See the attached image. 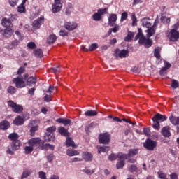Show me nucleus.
Listing matches in <instances>:
<instances>
[{
	"instance_id": "nucleus-1",
	"label": "nucleus",
	"mask_w": 179,
	"mask_h": 179,
	"mask_svg": "<svg viewBox=\"0 0 179 179\" xmlns=\"http://www.w3.org/2000/svg\"><path fill=\"white\" fill-rule=\"evenodd\" d=\"M166 120L167 116L160 113H156L152 117V128L156 131H159L160 129V122H164Z\"/></svg>"
},
{
	"instance_id": "nucleus-2",
	"label": "nucleus",
	"mask_w": 179,
	"mask_h": 179,
	"mask_svg": "<svg viewBox=\"0 0 179 179\" xmlns=\"http://www.w3.org/2000/svg\"><path fill=\"white\" fill-rule=\"evenodd\" d=\"M108 13V8H99L97 12L92 15V19L95 22H100L103 19V15H107Z\"/></svg>"
},
{
	"instance_id": "nucleus-3",
	"label": "nucleus",
	"mask_w": 179,
	"mask_h": 179,
	"mask_svg": "<svg viewBox=\"0 0 179 179\" xmlns=\"http://www.w3.org/2000/svg\"><path fill=\"white\" fill-rule=\"evenodd\" d=\"M20 146H22V141L20 140H16L14 141H12L10 148H8L6 150L7 155H15V150H19L20 149Z\"/></svg>"
},
{
	"instance_id": "nucleus-4",
	"label": "nucleus",
	"mask_w": 179,
	"mask_h": 179,
	"mask_svg": "<svg viewBox=\"0 0 179 179\" xmlns=\"http://www.w3.org/2000/svg\"><path fill=\"white\" fill-rule=\"evenodd\" d=\"M143 145L147 150L152 152V150H155V148L157 146V142L152 140L151 138H147Z\"/></svg>"
},
{
	"instance_id": "nucleus-5",
	"label": "nucleus",
	"mask_w": 179,
	"mask_h": 179,
	"mask_svg": "<svg viewBox=\"0 0 179 179\" xmlns=\"http://www.w3.org/2000/svg\"><path fill=\"white\" fill-rule=\"evenodd\" d=\"M99 142L102 145H108L110 143V141L111 139V135L108 133L100 134L99 135Z\"/></svg>"
},
{
	"instance_id": "nucleus-6",
	"label": "nucleus",
	"mask_w": 179,
	"mask_h": 179,
	"mask_svg": "<svg viewBox=\"0 0 179 179\" xmlns=\"http://www.w3.org/2000/svg\"><path fill=\"white\" fill-rule=\"evenodd\" d=\"M13 83L15 85V87L17 89H23V87H26V81L24 80V77L19 76L13 78Z\"/></svg>"
},
{
	"instance_id": "nucleus-7",
	"label": "nucleus",
	"mask_w": 179,
	"mask_h": 179,
	"mask_svg": "<svg viewBox=\"0 0 179 179\" xmlns=\"http://www.w3.org/2000/svg\"><path fill=\"white\" fill-rule=\"evenodd\" d=\"M138 44H140V45H144L145 48H150L151 45H153V40L150 38L143 36L139 38Z\"/></svg>"
},
{
	"instance_id": "nucleus-8",
	"label": "nucleus",
	"mask_w": 179,
	"mask_h": 179,
	"mask_svg": "<svg viewBox=\"0 0 179 179\" xmlns=\"http://www.w3.org/2000/svg\"><path fill=\"white\" fill-rule=\"evenodd\" d=\"M138 44H140V45H144L145 48H150L151 45H153V40L150 38L143 36L139 38Z\"/></svg>"
},
{
	"instance_id": "nucleus-9",
	"label": "nucleus",
	"mask_w": 179,
	"mask_h": 179,
	"mask_svg": "<svg viewBox=\"0 0 179 179\" xmlns=\"http://www.w3.org/2000/svg\"><path fill=\"white\" fill-rule=\"evenodd\" d=\"M8 106L11 107L12 111H13V113H16L17 114H20V113L23 111V106L15 103L13 101H8Z\"/></svg>"
},
{
	"instance_id": "nucleus-10",
	"label": "nucleus",
	"mask_w": 179,
	"mask_h": 179,
	"mask_svg": "<svg viewBox=\"0 0 179 179\" xmlns=\"http://www.w3.org/2000/svg\"><path fill=\"white\" fill-rule=\"evenodd\" d=\"M24 80L26 82V86L31 87L37 83V78L34 76H29V73L24 74Z\"/></svg>"
},
{
	"instance_id": "nucleus-11",
	"label": "nucleus",
	"mask_w": 179,
	"mask_h": 179,
	"mask_svg": "<svg viewBox=\"0 0 179 179\" xmlns=\"http://www.w3.org/2000/svg\"><path fill=\"white\" fill-rule=\"evenodd\" d=\"M62 9V3L61 0H55L54 4L52 6V13H58V12H61Z\"/></svg>"
},
{
	"instance_id": "nucleus-12",
	"label": "nucleus",
	"mask_w": 179,
	"mask_h": 179,
	"mask_svg": "<svg viewBox=\"0 0 179 179\" xmlns=\"http://www.w3.org/2000/svg\"><path fill=\"white\" fill-rule=\"evenodd\" d=\"M118 20V15L115 13H110L108 17V24L110 27H114L117 24V20Z\"/></svg>"
},
{
	"instance_id": "nucleus-13",
	"label": "nucleus",
	"mask_w": 179,
	"mask_h": 179,
	"mask_svg": "<svg viewBox=\"0 0 179 179\" xmlns=\"http://www.w3.org/2000/svg\"><path fill=\"white\" fill-rule=\"evenodd\" d=\"M28 143L29 145V146H31L32 148H39L41 145V143H43V141H41V139H40V138H34L30 139L28 141Z\"/></svg>"
},
{
	"instance_id": "nucleus-14",
	"label": "nucleus",
	"mask_w": 179,
	"mask_h": 179,
	"mask_svg": "<svg viewBox=\"0 0 179 179\" xmlns=\"http://www.w3.org/2000/svg\"><path fill=\"white\" fill-rule=\"evenodd\" d=\"M43 23H44V16H41L37 20L33 21V29H34L35 30H38V29L41 27V24H43Z\"/></svg>"
},
{
	"instance_id": "nucleus-15",
	"label": "nucleus",
	"mask_w": 179,
	"mask_h": 179,
	"mask_svg": "<svg viewBox=\"0 0 179 179\" xmlns=\"http://www.w3.org/2000/svg\"><path fill=\"white\" fill-rule=\"evenodd\" d=\"M169 34H170V37H169L170 41H173V42L178 41L179 32L177 31V29L176 28L172 29Z\"/></svg>"
},
{
	"instance_id": "nucleus-16",
	"label": "nucleus",
	"mask_w": 179,
	"mask_h": 179,
	"mask_svg": "<svg viewBox=\"0 0 179 179\" xmlns=\"http://www.w3.org/2000/svg\"><path fill=\"white\" fill-rule=\"evenodd\" d=\"M115 55H118L119 58H127V57H129V51L124 49L120 50V49L117 48L115 50Z\"/></svg>"
},
{
	"instance_id": "nucleus-17",
	"label": "nucleus",
	"mask_w": 179,
	"mask_h": 179,
	"mask_svg": "<svg viewBox=\"0 0 179 179\" xmlns=\"http://www.w3.org/2000/svg\"><path fill=\"white\" fill-rule=\"evenodd\" d=\"M164 66L162 67L161 69V70L159 71L160 76H164V75L166 73H167L166 72V71H167L168 69H170V68H171V64H170L169 62L164 60Z\"/></svg>"
},
{
	"instance_id": "nucleus-18",
	"label": "nucleus",
	"mask_w": 179,
	"mask_h": 179,
	"mask_svg": "<svg viewBox=\"0 0 179 179\" xmlns=\"http://www.w3.org/2000/svg\"><path fill=\"white\" fill-rule=\"evenodd\" d=\"M64 27L66 30H69V31H72V30H75V29L78 27V24L73 22H65Z\"/></svg>"
},
{
	"instance_id": "nucleus-19",
	"label": "nucleus",
	"mask_w": 179,
	"mask_h": 179,
	"mask_svg": "<svg viewBox=\"0 0 179 179\" xmlns=\"http://www.w3.org/2000/svg\"><path fill=\"white\" fill-rule=\"evenodd\" d=\"M161 134L164 138H170V136H171V132H170V127H164L162 129Z\"/></svg>"
},
{
	"instance_id": "nucleus-20",
	"label": "nucleus",
	"mask_w": 179,
	"mask_h": 179,
	"mask_svg": "<svg viewBox=\"0 0 179 179\" xmlns=\"http://www.w3.org/2000/svg\"><path fill=\"white\" fill-rule=\"evenodd\" d=\"M1 24L4 27H6V29H12V27H13V24H12V21H10V20L7 18L2 19Z\"/></svg>"
},
{
	"instance_id": "nucleus-21",
	"label": "nucleus",
	"mask_w": 179,
	"mask_h": 179,
	"mask_svg": "<svg viewBox=\"0 0 179 179\" xmlns=\"http://www.w3.org/2000/svg\"><path fill=\"white\" fill-rule=\"evenodd\" d=\"M56 122H58V124H63L64 127H66V125H71V121L70 119H66V118H58L56 120Z\"/></svg>"
},
{
	"instance_id": "nucleus-22",
	"label": "nucleus",
	"mask_w": 179,
	"mask_h": 179,
	"mask_svg": "<svg viewBox=\"0 0 179 179\" xmlns=\"http://www.w3.org/2000/svg\"><path fill=\"white\" fill-rule=\"evenodd\" d=\"M82 156L85 162H92L93 160V155L89 152H83Z\"/></svg>"
},
{
	"instance_id": "nucleus-23",
	"label": "nucleus",
	"mask_w": 179,
	"mask_h": 179,
	"mask_svg": "<svg viewBox=\"0 0 179 179\" xmlns=\"http://www.w3.org/2000/svg\"><path fill=\"white\" fill-rule=\"evenodd\" d=\"M13 124L17 127H19V125H23V124H24V120L22 117V116L18 115L13 120Z\"/></svg>"
},
{
	"instance_id": "nucleus-24",
	"label": "nucleus",
	"mask_w": 179,
	"mask_h": 179,
	"mask_svg": "<svg viewBox=\"0 0 179 179\" xmlns=\"http://www.w3.org/2000/svg\"><path fill=\"white\" fill-rule=\"evenodd\" d=\"M148 20H150V17H144L141 20L142 26L143 27H146L147 29H149L152 26V23L150 22H148Z\"/></svg>"
},
{
	"instance_id": "nucleus-25",
	"label": "nucleus",
	"mask_w": 179,
	"mask_h": 179,
	"mask_svg": "<svg viewBox=\"0 0 179 179\" xmlns=\"http://www.w3.org/2000/svg\"><path fill=\"white\" fill-rule=\"evenodd\" d=\"M66 145L67 148L71 147V148H76V145L75 144V142L71 137H67L66 140Z\"/></svg>"
},
{
	"instance_id": "nucleus-26",
	"label": "nucleus",
	"mask_w": 179,
	"mask_h": 179,
	"mask_svg": "<svg viewBox=\"0 0 179 179\" xmlns=\"http://www.w3.org/2000/svg\"><path fill=\"white\" fill-rule=\"evenodd\" d=\"M45 142H54L55 141V136L54 134H45Z\"/></svg>"
},
{
	"instance_id": "nucleus-27",
	"label": "nucleus",
	"mask_w": 179,
	"mask_h": 179,
	"mask_svg": "<svg viewBox=\"0 0 179 179\" xmlns=\"http://www.w3.org/2000/svg\"><path fill=\"white\" fill-rule=\"evenodd\" d=\"M145 31L147 33L146 37H148V38H150V37H152V36H153L156 33V29L150 27Z\"/></svg>"
},
{
	"instance_id": "nucleus-28",
	"label": "nucleus",
	"mask_w": 179,
	"mask_h": 179,
	"mask_svg": "<svg viewBox=\"0 0 179 179\" xmlns=\"http://www.w3.org/2000/svg\"><path fill=\"white\" fill-rule=\"evenodd\" d=\"M12 34H13V29H12V28H6L3 31V36L4 37H10V36H12Z\"/></svg>"
},
{
	"instance_id": "nucleus-29",
	"label": "nucleus",
	"mask_w": 179,
	"mask_h": 179,
	"mask_svg": "<svg viewBox=\"0 0 179 179\" xmlns=\"http://www.w3.org/2000/svg\"><path fill=\"white\" fill-rule=\"evenodd\" d=\"M59 132L62 136H66L69 137L71 134L68 132V129H65L64 127H60L59 129Z\"/></svg>"
},
{
	"instance_id": "nucleus-30",
	"label": "nucleus",
	"mask_w": 179,
	"mask_h": 179,
	"mask_svg": "<svg viewBox=\"0 0 179 179\" xmlns=\"http://www.w3.org/2000/svg\"><path fill=\"white\" fill-rule=\"evenodd\" d=\"M124 166H125V159L118 158L117 162L116 163V169L117 170H120V169H124Z\"/></svg>"
},
{
	"instance_id": "nucleus-31",
	"label": "nucleus",
	"mask_w": 179,
	"mask_h": 179,
	"mask_svg": "<svg viewBox=\"0 0 179 179\" xmlns=\"http://www.w3.org/2000/svg\"><path fill=\"white\" fill-rule=\"evenodd\" d=\"M10 127V124L8 121H3L0 123V129L3 131H6Z\"/></svg>"
},
{
	"instance_id": "nucleus-32",
	"label": "nucleus",
	"mask_w": 179,
	"mask_h": 179,
	"mask_svg": "<svg viewBox=\"0 0 179 179\" xmlns=\"http://www.w3.org/2000/svg\"><path fill=\"white\" fill-rule=\"evenodd\" d=\"M169 121L173 125H179V117H175L174 115H171L169 117Z\"/></svg>"
},
{
	"instance_id": "nucleus-33",
	"label": "nucleus",
	"mask_w": 179,
	"mask_h": 179,
	"mask_svg": "<svg viewBox=\"0 0 179 179\" xmlns=\"http://www.w3.org/2000/svg\"><path fill=\"white\" fill-rule=\"evenodd\" d=\"M129 155L130 157H133V156H136L138 153H139V148H131L129 150Z\"/></svg>"
},
{
	"instance_id": "nucleus-34",
	"label": "nucleus",
	"mask_w": 179,
	"mask_h": 179,
	"mask_svg": "<svg viewBox=\"0 0 179 179\" xmlns=\"http://www.w3.org/2000/svg\"><path fill=\"white\" fill-rule=\"evenodd\" d=\"M55 41H57V36L55 34H52L47 38L48 44H54Z\"/></svg>"
},
{
	"instance_id": "nucleus-35",
	"label": "nucleus",
	"mask_w": 179,
	"mask_h": 179,
	"mask_svg": "<svg viewBox=\"0 0 179 179\" xmlns=\"http://www.w3.org/2000/svg\"><path fill=\"white\" fill-rule=\"evenodd\" d=\"M8 139L10 141H12L13 142L14 141H19V134L17 133H11L8 136Z\"/></svg>"
},
{
	"instance_id": "nucleus-36",
	"label": "nucleus",
	"mask_w": 179,
	"mask_h": 179,
	"mask_svg": "<svg viewBox=\"0 0 179 179\" xmlns=\"http://www.w3.org/2000/svg\"><path fill=\"white\" fill-rule=\"evenodd\" d=\"M66 155L68 156H78L79 155V152L73 149H68L66 151Z\"/></svg>"
},
{
	"instance_id": "nucleus-37",
	"label": "nucleus",
	"mask_w": 179,
	"mask_h": 179,
	"mask_svg": "<svg viewBox=\"0 0 179 179\" xmlns=\"http://www.w3.org/2000/svg\"><path fill=\"white\" fill-rule=\"evenodd\" d=\"M127 170L129 173H138V166L135 164H131L127 167Z\"/></svg>"
},
{
	"instance_id": "nucleus-38",
	"label": "nucleus",
	"mask_w": 179,
	"mask_h": 179,
	"mask_svg": "<svg viewBox=\"0 0 179 179\" xmlns=\"http://www.w3.org/2000/svg\"><path fill=\"white\" fill-rule=\"evenodd\" d=\"M34 54L36 58H43V50L36 49L34 50Z\"/></svg>"
},
{
	"instance_id": "nucleus-39",
	"label": "nucleus",
	"mask_w": 179,
	"mask_h": 179,
	"mask_svg": "<svg viewBox=\"0 0 179 179\" xmlns=\"http://www.w3.org/2000/svg\"><path fill=\"white\" fill-rule=\"evenodd\" d=\"M98 113L96 110H87L85 113V117H96Z\"/></svg>"
},
{
	"instance_id": "nucleus-40",
	"label": "nucleus",
	"mask_w": 179,
	"mask_h": 179,
	"mask_svg": "<svg viewBox=\"0 0 179 179\" xmlns=\"http://www.w3.org/2000/svg\"><path fill=\"white\" fill-rule=\"evenodd\" d=\"M142 37H145V35L143 34V32H142V29L138 28V32L134 38V41H136L137 40L142 38Z\"/></svg>"
},
{
	"instance_id": "nucleus-41",
	"label": "nucleus",
	"mask_w": 179,
	"mask_h": 179,
	"mask_svg": "<svg viewBox=\"0 0 179 179\" xmlns=\"http://www.w3.org/2000/svg\"><path fill=\"white\" fill-rule=\"evenodd\" d=\"M31 175V171H30L28 169H25L22 174L21 175V179H24V178H27V177H30V176Z\"/></svg>"
},
{
	"instance_id": "nucleus-42",
	"label": "nucleus",
	"mask_w": 179,
	"mask_h": 179,
	"mask_svg": "<svg viewBox=\"0 0 179 179\" xmlns=\"http://www.w3.org/2000/svg\"><path fill=\"white\" fill-rule=\"evenodd\" d=\"M134 36H135V33L128 31L127 36L124 38V41L127 42L131 41V40L134 38Z\"/></svg>"
},
{
	"instance_id": "nucleus-43",
	"label": "nucleus",
	"mask_w": 179,
	"mask_h": 179,
	"mask_svg": "<svg viewBox=\"0 0 179 179\" xmlns=\"http://www.w3.org/2000/svg\"><path fill=\"white\" fill-rule=\"evenodd\" d=\"M110 146H101L98 150V153H106V152H109Z\"/></svg>"
},
{
	"instance_id": "nucleus-44",
	"label": "nucleus",
	"mask_w": 179,
	"mask_h": 179,
	"mask_svg": "<svg viewBox=\"0 0 179 179\" xmlns=\"http://www.w3.org/2000/svg\"><path fill=\"white\" fill-rule=\"evenodd\" d=\"M24 5L25 4L22 3L20 6H18L17 12H20V13H26V6Z\"/></svg>"
},
{
	"instance_id": "nucleus-45",
	"label": "nucleus",
	"mask_w": 179,
	"mask_h": 179,
	"mask_svg": "<svg viewBox=\"0 0 179 179\" xmlns=\"http://www.w3.org/2000/svg\"><path fill=\"white\" fill-rule=\"evenodd\" d=\"M154 57H155L157 59H160V58H162V56L160 55V50L159 48H156L154 50Z\"/></svg>"
},
{
	"instance_id": "nucleus-46",
	"label": "nucleus",
	"mask_w": 179,
	"mask_h": 179,
	"mask_svg": "<svg viewBox=\"0 0 179 179\" xmlns=\"http://www.w3.org/2000/svg\"><path fill=\"white\" fill-rule=\"evenodd\" d=\"M157 175L159 179H168L167 178V174L163 171H159L157 172Z\"/></svg>"
},
{
	"instance_id": "nucleus-47",
	"label": "nucleus",
	"mask_w": 179,
	"mask_h": 179,
	"mask_svg": "<svg viewBox=\"0 0 179 179\" xmlns=\"http://www.w3.org/2000/svg\"><path fill=\"white\" fill-rule=\"evenodd\" d=\"M160 20L162 23H166V24H170V22H171L170 17L162 16L160 18Z\"/></svg>"
},
{
	"instance_id": "nucleus-48",
	"label": "nucleus",
	"mask_w": 179,
	"mask_h": 179,
	"mask_svg": "<svg viewBox=\"0 0 179 179\" xmlns=\"http://www.w3.org/2000/svg\"><path fill=\"white\" fill-rule=\"evenodd\" d=\"M129 157H131L129 152L127 154H122V155L118 156V159H120L121 160H128Z\"/></svg>"
},
{
	"instance_id": "nucleus-49",
	"label": "nucleus",
	"mask_w": 179,
	"mask_h": 179,
	"mask_svg": "<svg viewBox=\"0 0 179 179\" xmlns=\"http://www.w3.org/2000/svg\"><path fill=\"white\" fill-rule=\"evenodd\" d=\"M7 92L10 94H15V93H16V88H15L13 86H9L7 89Z\"/></svg>"
},
{
	"instance_id": "nucleus-50",
	"label": "nucleus",
	"mask_w": 179,
	"mask_h": 179,
	"mask_svg": "<svg viewBox=\"0 0 179 179\" xmlns=\"http://www.w3.org/2000/svg\"><path fill=\"white\" fill-rule=\"evenodd\" d=\"M34 148L30 146H25L24 147V150H25V154L26 155H29V153H31V152H33L34 150Z\"/></svg>"
},
{
	"instance_id": "nucleus-51",
	"label": "nucleus",
	"mask_w": 179,
	"mask_h": 179,
	"mask_svg": "<svg viewBox=\"0 0 179 179\" xmlns=\"http://www.w3.org/2000/svg\"><path fill=\"white\" fill-rule=\"evenodd\" d=\"M38 130V126H34L30 129L31 136H34L36 131Z\"/></svg>"
},
{
	"instance_id": "nucleus-52",
	"label": "nucleus",
	"mask_w": 179,
	"mask_h": 179,
	"mask_svg": "<svg viewBox=\"0 0 179 179\" xmlns=\"http://www.w3.org/2000/svg\"><path fill=\"white\" fill-rule=\"evenodd\" d=\"M118 156L119 155H115V154L112 153L108 156V160H110V162H114V160H117V159H118Z\"/></svg>"
},
{
	"instance_id": "nucleus-53",
	"label": "nucleus",
	"mask_w": 179,
	"mask_h": 179,
	"mask_svg": "<svg viewBox=\"0 0 179 179\" xmlns=\"http://www.w3.org/2000/svg\"><path fill=\"white\" fill-rule=\"evenodd\" d=\"M179 86L178 81L177 80H172L171 87L172 89H177Z\"/></svg>"
},
{
	"instance_id": "nucleus-54",
	"label": "nucleus",
	"mask_w": 179,
	"mask_h": 179,
	"mask_svg": "<svg viewBox=\"0 0 179 179\" xmlns=\"http://www.w3.org/2000/svg\"><path fill=\"white\" fill-rule=\"evenodd\" d=\"M132 19V26L135 27L136 26V23H138V19L136 18V15H135V13H133L131 15Z\"/></svg>"
},
{
	"instance_id": "nucleus-55",
	"label": "nucleus",
	"mask_w": 179,
	"mask_h": 179,
	"mask_svg": "<svg viewBox=\"0 0 179 179\" xmlns=\"http://www.w3.org/2000/svg\"><path fill=\"white\" fill-rule=\"evenodd\" d=\"M19 17L17 16V15L16 14H13V15H10V17L8 18L10 22H16V20H17V18Z\"/></svg>"
},
{
	"instance_id": "nucleus-56",
	"label": "nucleus",
	"mask_w": 179,
	"mask_h": 179,
	"mask_svg": "<svg viewBox=\"0 0 179 179\" xmlns=\"http://www.w3.org/2000/svg\"><path fill=\"white\" fill-rule=\"evenodd\" d=\"M99 48V45L97 43H92L90 45V51H94Z\"/></svg>"
},
{
	"instance_id": "nucleus-57",
	"label": "nucleus",
	"mask_w": 179,
	"mask_h": 179,
	"mask_svg": "<svg viewBox=\"0 0 179 179\" xmlns=\"http://www.w3.org/2000/svg\"><path fill=\"white\" fill-rule=\"evenodd\" d=\"M128 19V13L123 12L121 15L120 22H124V20H127Z\"/></svg>"
},
{
	"instance_id": "nucleus-58",
	"label": "nucleus",
	"mask_w": 179,
	"mask_h": 179,
	"mask_svg": "<svg viewBox=\"0 0 179 179\" xmlns=\"http://www.w3.org/2000/svg\"><path fill=\"white\" fill-rule=\"evenodd\" d=\"M27 47L29 48V50H34L36 48L37 45H36L34 42H29L27 43Z\"/></svg>"
},
{
	"instance_id": "nucleus-59",
	"label": "nucleus",
	"mask_w": 179,
	"mask_h": 179,
	"mask_svg": "<svg viewBox=\"0 0 179 179\" xmlns=\"http://www.w3.org/2000/svg\"><path fill=\"white\" fill-rule=\"evenodd\" d=\"M90 128H93V123H91L88 126L85 127V131L87 135L90 134Z\"/></svg>"
},
{
	"instance_id": "nucleus-60",
	"label": "nucleus",
	"mask_w": 179,
	"mask_h": 179,
	"mask_svg": "<svg viewBox=\"0 0 179 179\" xmlns=\"http://www.w3.org/2000/svg\"><path fill=\"white\" fill-rule=\"evenodd\" d=\"M48 145L49 143L44 144V141H42L39 149H41V150H47V149H48Z\"/></svg>"
},
{
	"instance_id": "nucleus-61",
	"label": "nucleus",
	"mask_w": 179,
	"mask_h": 179,
	"mask_svg": "<svg viewBox=\"0 0 179 179\" xmlns=\"http://www.w3.org/2000/svg\"><path fill=\"white\" fill-rule=\"evenodd\" d=\"M25 71L26 68L24 66H21L18 69L17 73L20 76L22 74L24 73Z\"/></svg>"
},
{
	"instance_id": "nucleus-62",
	"label": "nucleus",
	"mask_w": 179,
	"mask_h": 179,
	"mask_svg": "<svg viewBox=\"0 0 179 179\" xmlns=\"http://www.w3.org/2000/svg\"><path fill=\"white\" fill-rule=\"evenodd\" d=\"M17 2H19V0H9L8 3L12 6V8H15L16 5H17Z\"/></svg>"
},
{
	"instance_id": "nucleus-63",
	"label": "nucleus",
	"mask_w": 179,
	"mask_h": 179,
	"mask_svg": "<svg viewBox=\"0 0 179 179\" xmlns=\"http://www.w3.org/2000/svg\"><path fill=\"white\" fill-rule=\"evenodd\" d=\"M39 178L41 179H47V175L45 172L41 171L38 172Z\"/></svg>"
},
{
	"instance_id": "nucleus-64",
	"label": "nucleus",
	"mask_w": 179,
	"mask_h": 179,
	"mask_svg": "<svg viewBox=\"0 0 179 179\" xmlns=\"http://www.w3.org/2000/svg\"><path fill=\"white\" fill-rule=\"evenodd\" d=\"M113 33H117L120 30V25L115 24L113 28H110Z\"/></svg>"
}]
</instances>
